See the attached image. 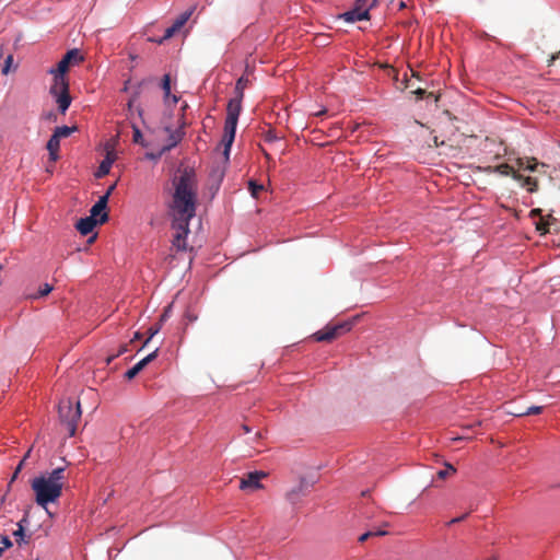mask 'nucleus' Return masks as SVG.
Segmentation results:
<instances>
[{"instance_id": "obj_1", "label": "nucleus", "mask_w": 560, "mask_h": 560, "mask_svg": "<svg viewBox=\"0 0 560 560\" xmlns=\"http://www.w3.org/2000/svg\"><path fill=\"white\" fill-rule=\"evenodd\" d=\"M174 192L168 206L172 228L176 231L172 245L177 252L187 250L190 220L196 215L197 184L195 174L185 171L174 178Z\"/></svg>"}, {"instance_id": "obj_2", "label": "nucleus", "mask_w": 560, "mask_h": 560, "mask_svg": "<svg viewBox=\"0 0 560 560\" xmlns=\"http://www.w3.org/2000/svg\"><path fill=\"white\" fill-rule=\"evenodd\" d=\"M66 479L63 467L34 478L31 487L35 493V502L44 509L47 508V504L56 502L62 494Z\"/></svg>"}, {"instance_id": "obj_3", "label": "nucleus", "mask_w": 560, "mask_h": 560, "mask_svg": "<svg viewBox=\"0 0 560 560\" xmlns=\"http://www.w3.org/2000/svg\"><path fill=\"white\" fill-rule=\"evenodd\" d=\"M242 101L243 100L240 97H233L228 103L224 133L222 137V143L224 145L223 155L226 161L229 160L231 147L235 138L237 120L242 110Z\"/></svg>"}, {"instance_id": "obj_4", "label": "nucleus", "mask_w": 560, "mask_h": 560, "mask_svg": "<svg viewBox=\"0 0 560 560\" xmlns=\"http://www.w3.org/2000/svg\"><path fill=\"white\" fill-rule=\"evenodd\" d=\"M48 73L54 77L49 92L55 97L58 109L65 114L71 104L69 81L66 73H60L52 69H49Z\"/></svg>"}, {"instance_id": "obj_5", "label": "nucleus", "mask_w": 560, "mask_h": 560, "mask_svg": "<svg viewBox=\"0 0 560 560\" xmlns=\"http://www.w3.org/2000/svg\"><path fill=\"white\" fill-rule=\"evenodd\" d=\"M59 418L65 425L68 435L73 436L77 431L78 422L81 419V407L80 402H74L72 399L62 400L59 404Z\"/></svg>"}, {"instance_id": "obj_6", "label": "nucleus", "mask_w": 560, "mask_h": 560, "mask_svg": "<svg viewBox=\"0 0 560 560\" xmlns=\"http://www.w3.org/2000/svg\"><path fill=\"white\" fill-rule=\"evenodd\" d=\"M84 60L79 49L73 48L66 52L62 59L57 63L56 68H51L60 73H67L71 66L80 65Z\"/></svg>"}, {"instance_id": "obj_7", "label": "nucleus", "mask_w": 560, "mask_h": 560, "mask_svg": "<svg viewBox=\"0 0 560 560\" xmlns=\"http://www.w3.org/2000/svg\"><path fill=\"white\" fill-rule=\"evenodd\" d=\"M313 485L314 481L301 478L299 485L287 493V500L292 504H296L303 497L310 493V490L313 487Z\"/></svg>"}, {"instance_id": "obj_8", "label": "nucleus", "mask_w": 560, "mask_h": 560, "mask_svg": "<svg viewBox=\"0 0 560 560\" xmlns=\"http://www.w3.org/2000/svg\"><path fill=\"white\" fill-rule=\"evenodd\" d=\"M194 11H195V7H191L188 10H186L185 12H183L175 20V22L172 24V26H170L165 30V33H164L163 37L159 40V43L161 44L163 40H166V39L173 37L174 34L177 33L186 24V22L190 19Z\"/></svg>"}, {"instance_id": "obj_9", "label": "nucleus", "mask_w": 560, "mask_h": 560, "mask_svg": "<svg viewBox=\"0 0 560 560\" xmlns=\"http://www.w3.org/2000/svg\"><path fill=\"white\" fill-rule=\"evenodd\" d=\"M107 208V196H102L95 205L91 208V218L97 219V222L103 224L108 220V214L105 211Z\"/></svg>"}, {"instance_id": "obj_10", "label": "nucleus", "mask_w": 560, "mask_h": 560, "mask_svg": "<svg viewBox=\"0 0 560 560\" xmlns=\"http://www.w3.org/2000/svg\"><path fill=\"white\" fill-rule=\"evenodd\" d=\"M159 353V348H155L154 351L149 353L142 360H140L136 365H133L130 370L125 373V377L127 380H132L136 377L149 363L156 359Z\"/></svg>"}, {"instance_id": "obj_11", "label": "nucleus", "mask_w": 560, "mask_h": 560, "mask_svg": "<svg viewBox=\"0 0 560 560\" xmlns=\"http://www.w3.org/2000/svg\"><path fill=\"white\" fill-rule=\"evenodd\" d=\"M266 474L261 471L249 472L245 478H242L240 481V489L246 490H256L261 488L260 479L265 477Z\"/></svg>"}, {"instance_id": "obj_12", "label": "nucleus", "mask_w": 560, "mask_h": 560, "mask_svg": "<svg viewBox=\"0 0 560 560\" xmlns=\"http://www.w3.org/2000/svg\"><path fill=\"white\" fill-rule=\"evenodd\" d=\"M485 171L488 173H498L502 176H512L515 180H521L523 178L522 174L515 172L514 168L506 163L497 166H488Z\"/></svg>"}, {"instance_id": "obj_13", "label": "nucleus", "mask_w": 560, "mask_h": 560, "mask_svg": "<svg viewBox=\"0 0 560 560\" xmlns=\"http://www.w3.org/2000/svg\"><path fill=\"white\" fill-rule=\"evenodd\" d=\"M529 217L530 218L539 217L540 220L538 222H536V230L538 232H540L541 235L549 232L550 220H555L551 215H548L547 219H545L542 217V211L539 208L530 210Z\"/></svg>"}, {"instance_id": "obj_14", "label": "nucleus", "mask_w": 560, "mask_h": 560, "mask_svg": "<svg viewBox=\"0 0 560 560\" xmlns=\"http://www.w3.org/2000/svg\"><path fill=\"white\" fill-rule=\"evenodd\" d=\"M342 18L347 22H355V21L369 20L370 15L368 13V10L354 7L352 10L345 12L342 14Z\"/></svg>"}, {"instance_id": "obj_15", "label": "nucleus", "mask_w": 560, "mask_h": 560, "mask_svg": "<svg viewBox=\"0 0 560 560\" xmlns=\"http://www.w3.org/2000/svg\"><path fill=\"white\" fill-rule=\"evenodd\" d=\"M97 223H98L97 219L86 217V218L80 219L77 222L75 228L82 235H88L93 231V229L95 228V225Z\"/></svg>"}, {"instance_id": "obj_16", "label": "nucleus", "mask_w": 560, "mask_h": 560, "mask_svg": "<svg viewBox=\"0 0 560 560\" xmlns=\"http://www.w3.org/2000/svg\"><path fill=\"white\" fill-rule=\"evenodd\" d=\"M166 130L170 132L168 144L162 149L161 153L170 151L171 149L176 147L182 141V139L184 138V135H185V132L183 131L182 128H178L176 130H170L167 128Z\"/></svg>"}, {"instance_id": "obj_17", "label": "nucleus", "mask_w": 560, "mask_h": 560, "mask_svg": "<svg viewBox=\"0 0 560 560\" xmlns=\"http://www.w3.org/2000/svg\"><path fill=\"white\" fill-rule=\"evenodd\" d=\"M113 163H114V156L112 155L110 152H107L105 159L101 162V164L95 173V176L97 178H102V177L106 176L109 173Z\"/></svg>"}, {"instance_id": "obj_18", "label": "nucleus", "mask_w": 560, "mask_h": 560, "mask_svg": "<svg viewBox=\"0 0 560 560\" xmlns=\"http://www.w3.org/2000/svg\"><path fill=\"white\" fill-rule=\"evenodd\" d=\"M59 148H60V139L57 138L52 133V136L49 138V140L47 142V150L49 152L50 160L54 162L57 161L59 158V155H58Z\"/></svg>"}, {"instance_id": "obj_19", "label": "nucleus", "mask_w": 560, "mask_h": 560, "mask_svg": "<svg viewBox=\"0 0 560 560\" xmlns=\"http://www.w3.org/2000/svg\"><path fill=\"white\" fill-rule=\"evenodd\" d=\"M313 337L318 342H323V341L329 342V341L336 339V337L334 335V331H332V328L330 327V325L326 326L322 330L316 331L313 335Z\"/></svg>"}, {"instance_id": "obj_20", "label": "nucleus", "mask_w": 560, "mask_h": 560, "mask_svg": "<svg viewBox=\"0 0 560 560\" xmlns=\"http://www.w3.org/2000/svg\"><path fill=\"white\" fill-rule=\"evenodd\" d=\"M353 324H354V319L345 320L342 323L331 325L330 327L332 328L335 337L338 338V337L342 336L343 334L350 331Z\"/></svg>"}, {"instance_id": "obj_21", "label": "nucleus", "mask_w": 560, "mask_h": 560, "mask_svg": "<svg viewBox=\"0 0 560 560\" xmlns=\"http://www.w3.org/2000/svg\"><path fill=\"white\" fill-rule=\"evenodd\" d=\"M162 90L164 92V98L165 101H168L172 98V102L176 104L178 102V97L176 95L171 96V75L164 74L162 79Z\"/></svg>"}, {"instance_id": "obj_22", "label": "nucleus", "mask_w": 560, "mask_h": 560, "mask_svg": "<svg viewBox=\"0 0 560 560\" xmlns=\"http://www.w3.org/2000/svg\"><path fill=\"white\" fill-rule=\"evenodd\" d=\"M24 522H26V518L21 520L18 524L19 528L15 532H13V536L15 537V540L19 545H21L22 542L27 544L30 541V536L26 537L24 534Z\"/></svg>"}, {"instance_id": "obj_23", "label": "nucleus", "mask_w": 560, "mask_h": 560, "mask_svg": "<svg viewBox=\"0 0 560 560\" xmlns=\"http://www.w3.org/2000/svg\"><path fill=\"white\" fill-rule=\"evenodd\" d=\"M523 187H527V190L529 192H535L538 189V182L534 177H524L518 180Z\"/></svg>"}, {"instance_id": "obj_24", "label": "nucleus", "mask_w": 560, "mask_h": 560, "mask_svg": "<svg viewBox=\"0 0 560 560\" xmlns=\"http://www.w3.org/2000/svg\"><path fill=\"white\" fill-rule=\"evenodd\" d=\"M248 84V79L241 77L235 84V97H240L243 100L244 97V90L246 89Z\"/></svg>"}, {"instance_id": "obj_25", "label": "nucleus", "mask_w": 560, "mask_h": 560, "mask_svg": "<svg viewBox=\"0 0 560 560\" xmlns=\"http://www.w3.org/2000/svg\"><path fill=\"white\" fill-rule=\"evenodd\" d=\"M77 129V127H68V126H61V127H57L54 131V135L61 139V138H67L69 137L74 130Z\"/></svg>"}, {"instance_id": "obj_26", "label": "nucleus", "mask_w": 560, "mask_h": 560, "mask_svg": "<svg viewBox=\"0 0 560 560\" xmlns=\"http://www.w3.org/2000/svg\"><path fill=\"white\" fill-rule=\"evenodd\" d=\"M52 291V285H50L49 283H44L38 292L34 295H31V299H38V298H43V296H46L48 295L50 292Z\"/></svg>"}, {"instance_id": "obj_27", "label": "nucleus", "mask_w": 560, "mask_h": 560, "mask_svg": "<svg viewBox=\"0 0 560 560\" xmlns=\"http://www.w3.org/2000/svg\"><path fill=\"white\" fill-rule=\"evenodd\" d=\"M456 469L451 464H445V468L438 471V477L440 479H445L451 475H454Z\"/></svg>"}, {"instance_id": "obj_28", "label": "nucleus", "mask_w": 560, "mask_h": 560, "mask_svg": "<svg viewBox=\"0 0 560 560\" xmlns=\"http://www.w3.org/2000/svg\"><path fill=\"white\" fill-rule=\"evenodd\" d=\"M377 0H357L354 7L370 11L371 8L376 5Z\"/></svg>"}, {"instance_id": "obj_29", "label": "nucleus", "mask_w": 560, "mask_h": 560, "mask_svg": "<svg viewBox=\"0 0 560 560\" xmlns=\"http://www.w3.org/2000/svg\"><path fill=\"white\" fill-rule=\"evenodd\" d=\"M542 409H544V407H541V406H532L523 412L515 413V416L522 417V416L539 415L542 412Z\"/></svg>"}, {"instance_id": "obj_30", "label": "nucleus", "mask_w": 560, "mask_h": 560, "mask_svg": "<svg viewBox=\"0 0 560 560\" xmlns=\"http://www.w3.org/2000/svg\"><path fill=\"white\" fill-rule=\"evenodd\" d=\"M248 189L254 198H257L259 192L264 189V186L260 184H257L254 180H249L248 183Z\"/></svg>"}, {"instance_id": "obj_31", "label": "nucleus", "mask_w": 560, "mask_h": 560, "mask_svg": "<svg viewBox=\"0 0 560 560\" xmlns=\"http://www.w3.org/2000/svg\"><path fill=\"white\" fill-rule=\"evenodd\" d=\"M132 131H133V142L138 143L142 147H147V144L143 142V137H142L140 129L135 124L132 125Z\"/></svg>"}, {"instance_id": "obj_32", "label": "nucleus", "mask_w": 560, "mask_h": 560, "mask_svg": "<svg viewBox=\"0 0 560 560\" xmlns=\"http://www.w3.org/2000/svg\"><path fill=\"white\" fill-rule=\"evenodd\" d=\"M161 328H162V325L159 323L154 326H151L148 329L149 336H148L147 340L144 341L143 346H147L151 341V339L161 330Z\"/></svg>"}, {"instance_id": "obj_33", "label": "nucleus", "mask_w": 560, "mask_h": 560, "mask_svg": "<svg viewBox=\"0 0 560 560\" xmlns=\"http://www.w3.org/2000/svg\"><path fill=\"white\" fill-rule=\"evenodd\" d=\"M539 165L545 166V164H544V163H542V164H539V163L537 162V160H536V159H534V158H532V159H527V160H526V166H525V170H528V171H530V172H536Z\"/></svg>"}, {"instance_id": "obj_34", "label": "nucleus", "mask_w": 560, "mask_h": 560, "mask_svg": "<svg viewBox=\"0 0 560 560\" xmlns=\"http://www.w3.org/2000/svg\"><path fill=\"white\" fill-rule=\"evenodd\" d=\"M142 83L139 84L137 91L133 92L132 96L130 97L129 102H128V109L131 110L132 107H133V104L136 103V101L138 100L139 97V94H140V86H141Z\"/></svg>"}, {"instance_id": "obj_35", "label": "nucleus", "mask_w": 560, "mask_h": 560, "mask_svg": "<svg viewBox=\"0 0 560 560\" xmlns=\"http://www.w3.org/2000/svg\"><path fill=\"white\" fill-rule=\"evenodd\" d=\"M12 62H13V56L9 55L5 58L4 66L2 68V73L3 74H8L10 72V68H11Z\"/></svg>"}, {"instance_id": "obj_36", "label": "nucleus", "mask_w": 560, "mask_h": 560, "mask_svg": "<svg viewBox=\"0 0 560 560\" xmlns=\"http://www.w3.org/2000/svg\"><path fill=\"white\" fill-rule=\"evenodd\" d=\"M23 465H24V460H21V462H20V464L18 465V467L15 468V470H14V472H13L12 477H11V480H10V482H9V486H8V489H10V488H11L12 482L16 479V477H18V475H19V472H20V471L22 470V468H23Z\"/></svg>"}, {"instance_id": "obj_37", "label": "nucleus", "mask_w": 560, "mask_h": 560, "mask_svg": "<svg viewBox=\"0 0 560 560\" xmlns=\"http://www.w3.org/2000/svg\"><path fill=\"white\" fill-rule=\"evenodd\" d=\"M127 351H128V345H122V346L120 347L119 351H118L116 354L108 357V359H107V363L112 362L115 358H117V357H119V355L124 354V353H125V352H127Z\"/></svg>"}, {"instance_id": "obj_38", "label": "nucleus", "mask_w": 560, "mask_h": 560, "mask_svg": "<svg viewBox=\"0 0 560 560\" xmlns=\"http://www.w3.org/2000/svg\"><path fill=\"white\" fill-rule=\"evenodd\" d=\"M171 307H172V306H171V305H168V306L164 310L163 314H162V315H161V317H160V323H159V324H161V325H162V324H163V323L168 318Z\"/></svg>"}, {"instance_id": "obj_39", "label": "nucleus", "mask_w": 560, "mask_h": 560, "mask_svg": "<svg viewBox=\"0 0 560 560\" xmlns=\"http://www.w3.org/2000/svg\"><path fill=\"white\" fill-rule=\"evenodd\" d=\"M1 544L3 545L1 548H10L12 546V541L10 540V538L8 536H2L1 537Z\"/></svg>"}, {"instance_id": "obj_40", "label": "nucleus", "mask_w": 560, "mask_h": 560, "mask_svg": "<svg viewBox=\"0 0 560 560\" xmlns=\"http://www.w3.org/2000/svg\"><path fill=\"white\" fill-rule=\"evenodd\" d=\"M467 515H468V514L466 513V514H463L462 516H458V517L452 518V520L447 523V525H454V524H457V523H459V522L464 521V520L467 517Z\"/></svg>"}, {"instance_id": "obj_41", "label": "nucleus", "mask_w": 560, "mask_h": 560, "mask_svg": "<svg viewBox=\"0 0 560 560\" xmlns=\"http://www.w3.org/2000/svg\"><path fill=\"white\" fill-rule=\"evenodd\" d=\"M371 533V537H376V536H384L387 534V532L385 530H381V529H377V530H369Z\"/></svg>"}, {"instance_id": "obj_42", "label": "nucleus", "mask_w": 560, "mask_h": 560, "mask_svg": "<svg viewBox=\"0 0 560 560\" xmlns=\"http://www.w3.org/2000/svg\"><path fill=\"white\" fill-rule=\"evenodd\" d=\"M370 537H371V533H370V532H366V533L362 534V535L359 537V541H360V542H364V541H366Z\"/></svg>"}, {"instance_id": "obj_43", "label": "nucleus", "mask_w": 560, "mask_h": 560, "mask_svg": "<svg viewBox=\"0 0 560 560\" xmlns=\"http://www.w3.org/2000/svg\"><path fill=\"white\" fill-rule=\"evenodd\" d=\"M516 164H517V166H518L520 168H525V166H526V160H524V159H517V160H516Z\"/></svg>"}, {"instance_id": "obj_44", "label": "nucleus", "mask_w": 560, "mask_h": 560, "mask_svg": "<svg viewBox=\"0 0 560 560\" xmlns=\"http://www.w3.org/2000/svg\"><path fill=\"white\" fill-rule=\"evenodd\" d=\"M557 59H560V51L558 54L551 56L548 65L551 66Z\"/></svg>"}, {"instance_id": "obj_45", "label": "nucleus", "mask_w": 560, "mask_h": 560, "mask_svg": "<svg viewBox=\"0 0 560 560\" xmlns=\"http://www.w3.org/2000/svg\"><path fill=\"white\" fill-rule=\"evenodd\" d=\"M115 187H116V184H113L112 186L108 187L107 191L104 195V196H107V199L109 198V196L114 191Z\"/></svg>"}, {"instance_id": "obj_46", "label": "nucleus", "mask_w": 560, "mask_h": 560, "mask_svg": "<svg viewBox=\"0 0 560 560\" xmlns=\"http://www.w3.org/2000/svg\"><path fill=\"white\" fill-rule=\"evenodd\" d=\"M241 428H242L244 433H250L252 432L250 427H248L247 424H242Z\"/></svg>"}, {"instance_id": "obj_47", "label": "nucleus", "mask_w": 560, "mask_h": 560, "mask_svg": "<svg viewBox=\"0 0 560 560\" xmlns=\"http://www.w3.org/2000/svg\"><path fill=\"white\" fill-rule=\"evenodd\" d=\"M260 439H262V432H261V431H258V432H256V434H255V436H254V441H258V440H260Z\"/></svg>"}, {"instance_id": "obj_48", "label": "nucleus", "mask_w": 560, "mask_h": 560, "mask_svg": "<svg viewBox=\"0 0 560 560\" xmlns=\"http://www.w3.org/2000/svg\"><path fill=\"white\" fill-rule=\"evenodd\" d=\"M136 110H137L138 116H139L140 118H142V116H143V109H142L141 107H137V108H136Z\"/></svg>"}, {"instance_id": "obj_49", "label": "nucleus", "mask_w": 560, "mask_h": 560, "mask_svg": "<svg viewBox=\"0 0 560 560\" xmlns=\"http://www.w3.org/2000/svg\"><path fill=\"white\" fill-rule=\"evenodd\" d=\"M31 452H32V447L26 452V454L24 455V457L22 458V460H24V462H25V460L30 457Z\"/></svg>"}, {"instance_id": "obj_50", "label": "nucleus", "mask_w": 560, "mask_h": 560, "mask_svg": "<svg viewBox=\"0 0 560 560\" xmlns=\"http://www.w3.org/2000/svg\"><path fill=\"white\" fill-rule=\"evenodd\" d=\"M140 338H141V334L140 332H136L135 336H133V339L131 341H133L136 339H140Z\"/></svg>"}, {"instance_id": "obj_51", "label": "nucleus", "mask_w": 560, "mask_h": 560, "mask_svg": "<svg viewBox=\"0 0 560 560\" xmlns=\"http://www.w3.org/2000/svg\"><path fill=\"white\" fill-rule=\"evenodd\" d=\"M416 93H417L418 95H423V94H424V90L418 89V90L416 91Z\"/></svg>"}, {"instance_id": "obj_52", "label": "nucleus", "mask_w": 560, "mask_h": 560, "mask_svg": "<svg viewBox=\"0 0 560 560\" xmlns=\"http://www.w3.org/2000/svg\"><path fill=\"white\" fill-rule=\"evenodd\" d=\"M325 113H326V109H323V110H320V112L316 113L315 115H316V116H320V115H324Z\"/></svg>"}, {"instance_id": "obj_53", "label": "nucleus", "mask_w": 560, "mask_h": 560, "mask_svg": "<svg viewBox=\"0 0 560 560\" xmlns=\"http://www.w3.org/2000/svg\"><path fill=\"white\" fill-rule=\"evenodd\" d=\"M188 319H189V320H195V319H196V316H190V315H188Z\"/></svg>"}, {"instance_id": "obj_54", "label": "nucleus", "mask_w": 560, "mask_h": 560, "mask_svg": "<svg viewBox=\"0 0 560 560\" xmlns=\"http://www.w3.org/2000/svg\"><path fill=\"white\" fill-rule=\"evenodd\" d=\"M3 551H4V548L0 547V556L3 553Z\"/></svg>"}, {"instance_id": "obj_55", "label": "nucleus", "mask_w": 560, "mask_h": 560, "mask_svg": "<svg viewBox=\"0 0 560 560\" xmlns=\"http://www.w3.org/2000/svg\"><path fill=\"white\" fill-rule=\"evenodd\" d=\"M2 270V266L0 265V271Z\"/></svg>"}, {"instance_id": "obj_56", "label": "nucleus", "mask_w": 560, "mask_h": 560, "mask_svg": "<svg viewBox=\"0 0 560 560\" xmlns=\"http://www.w3.org/2000/svg\"><path fill=\"white\" fill-rule=\"evenodd\" d=\"M36 560H38V559H36Z\"/></svg>"}]
</instances>
